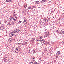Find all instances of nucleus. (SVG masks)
<instances>
[{"label": "nucleus", "instance_id": "nucleus-1", "mask_svg": "<svg viewBox=\"0 0 64 64\" xmlns=\"http://www.w3.org/2000/svg\"><path fill=\"white\" fill-rule=\"evenodd\" d=\"M16 34H15V32H14L12 33H10L9 34V36H10V37H12V36H16Z\"/></svg>", "mask_w": 64, "mask_h": 64}, {"label": "nucleus", "instance_id": "nucleus-2", "mask_svg": "<svg viewBox=\"0 0 64 64\" xmlns=\"http://www.w3.org/2000/svg\"><path fill=\"white\" fill-rule=\"evenodd\" d=\"M14 24L15 22H12V23L11 22H10L9 26L10 27H12V26H14Z\"/></svg>", "mask_w": 64, "mask_h": 64}, {"label": "nucleus", "instance_id": "nucleus-3", "mask_svg": "<svg viewBox=\"0 0 64 64\" xmlns=\"http://www.w3.org/2000/svg\"><path fill=\"white\" fill-rule=\"evenodd\" d=\"M17 16H16L14 17L13 16V20H14V21H16V20H17Z\"/></svg>", "mask_w": 64, "mask_h": 64}, {"label": "nucleus", "instance_id": "nucleus-4", "mask_svg": "<svg viewBox=\"0 0 64 64\" xmlns=\"http://www.w3.org/2000/svg\"><path fill=\"white\" fill-rule=\"evenodd\" d=\"M8 42L9 43H11L12 42V40L10 38L8 40Z\"/></svg>", "mask_w": 64, "mask_h": 64}, {"label": "nucleus", "instance_id": "nucleus-5", "mask_svg": "<svg viewBox=\"0 0 64 64\" xmlns=\"http://www.w3.org/2000/svg\"><path fill=\"white\" fill-rule=\"evenodd\" d=\"M60 33L61 34L64 35V32L62 30H61L60 31Z\"/></svg>", "mask_w": 64, "mask_h": 64}, {"label": "nucleus", "instance_id": "nucleus-6", "mask_svg": "<svg viewBox=\"0 0 64 64\" xmlns=\"http://www.w3.org/2000/svg\"><path fill=\"white\" fill-rule=\"evenodd\" d=\"M40 3H39V2L38 1H36L35 4L36 5H38V4H40Z\"/></svg>", "mask_w": 64, "mask_h": 64}, {"label": "nucleus", "instance_id": "nucleus-7", "mask_svg": "<svg viewBox=\"0 0 64 64\" xmlns=\"http://www.w3.org/2000/svg\"><path fill=\"white\" fill-rule=\"evenodd\" d=\"M32 63L34 64H37V62L35 60H34L33 62H32Z\"/></svg>", "mask_w": 64, "mask_h": 64}, {"label": "nucleus", "instance_id": "nucleus-8", "mask_svg": "<svg viewBox=\"0 0 64 64\" xmlns=\"http://www.w3.org/2000/svg\"><path fill=\"white\" fill-rule=\"evenodd\" d=\"M10 20H13V16H12V17H10Z\"/></svg>", "mask_w": 64, "mask_h": 64}, {"label": "nucleus", "instance_id": "nucleus-9", "mask_svg": "<svg viewBox=\"0 0 64 64\" xmlns=\"http://www.w3.org/2000/svg\"><path fill=\"white\" fill-rule=\"evenodd\" d=\"M18 44H19V45H24V43H18Z\"/></svg>", "mask_w": 64, "mask_h": 64}, {"label": "nucleus", "instance_id": "nucleus-10", "mask_svg": "<svg viewBox=\"0 0 64 64\" xmlns=\"http://www.w3.org/2000/svg\"><path fill=\"white\" fill-rule=\"evenodd\" d=\"M49 36V34L48 33V34H46L45 35V36L46 37H48V36Z\"/></svg>", "mask_w": 64, "mask_h": 64}, {"label": "nucleus", "instance_id": "nucleus-11", "mask_svg": "<svg viewBox=\"0 0 64 64\" xmlns=\"http://www.w3.org/2000/svg\"><path fill=\"white\" fill-rule=\"evenodd\" d=\"M4 58L5 60V61H7V58L6 57H4Z\"/></svg>", "mask_w": 64, "mask_h": 64}, {"label": "nucleus", "instance_id": "nucleus-12", "mask_svg": "<svg viewBox=\"0 0 64 64\" xmlns=\"http://www.w3.org/2000/svg\"><path fill=\"white\" fill-rule=\"evenodd\" d=\"M27 44H28L27 42H25V43H24V45L25 46H27Z\"/></svg>", "mask_w": 64, "mask_h": 64}, {"label": "nucleus", "instance_id": "nucleus-13", "mask_svg": "<svg viewBox=\"0 0 64 64\" xmlns=\"http://www.w3.org/2000/svg\"><path fill=\"white\" fill-rule=\"evenodd\" d=\"M17 31L18 32H21V30L20 29H19L18 30H17Z\"/></svg>", "mask_w": 64, "mask_h": 64}, {"label": "nucleus", "instance_id": "nucleus-14", "mask_svg": "<svg viewBox=\"0 0 64 64\" xmlns=\"http://www.w3.org/2000/svg\"><path fill=\"white\" fill-rule=\"evenodd\" d=\"M47 20L48 22H50V19H47V20Z\"/></svg>", "mask_w": 64, "mask_h": 64}, {"label": "nucleus", "instance_id": "nucleus-15", "mask_svg": "<svg viewBox=\"0 0 64 64\" xmlns=\"http://www.w3.org/2000/svg\"><path fill=\"white\" fill-rule=\"evenodd\" d=\"M57 54H56L55 55V58H56V59H57V58H58V56H57Z\"/></svg>", "mask_w": 64, "mask_h": 64}, {"label": "nucleus", "instance_id": "nucleus-16", "mask_svg": "<svg viewBox=\"0 0 64 64\" xmlns=\"http://www.w3.org/2000/svg\"><path fill=\"white\" fill-rule=\"evenodd\" d=\"M45 40H42V41L41 42H42V43H44V42Z\"/></svg>", "mask_w": 64, "mask_h": 64}, {"label": "nucleus", "instance_id": "nucleus-17", "mask_svg": "<svg viewBox=\"0 0 64 64\" xmlns=\"http://www.w3.org/2000/svg\"><path fill=\"white\" fill-rule=\"evenodd\" d=\"M16 31H17V30L16 29V30H14V34H15L16 32Z\"/></svg>", "mask_w": 64, "mask_h": 64}, {"label": "nucleus", "instance_id": "nucleus-18", "mask_svg": "<svg viewBox=\"0 0 64 64\" xmlns=\"http://www.w3.org/2000/svg\"><path fill=\"white\" fill-rule=\"evenodd\" d=\"M57 54H60V51H58L57 52Z\"/></svg>", "mask_w": 64, "mask_h": 64}, {"label": "nucleus", "instance_id": "nucleus-19", "mask_svg": "<svg viewBox=\"0 0 64 64\" xmlns=\"http://www.w3.org/2000/svg\"><path fill=\"white\" fill-rule=\"evenodd\" d=\"M31 9H33L34 8V6H31Z\"/></svg>", "mask_w": 64, "mask_h": 64}, {"label": "nucleus", "instance_id": "nucleus-20", "mask_svg": "<svg viewBox=\"0 0 64 64\" xmlns=\"http://www.w3.org/2000/svg\"><path fill=\"white\" fill-rule=\"evenodd\" d=\"M19 32L18 31H16V33H15V34H18V33H19Z\"/></svg>", "mask_w": 64, "mask_h": 64}, {"label": "nucleus", "instance_id": "nucleus-21", "mask_svg": "<svg viewBox=\"0 0 64 64\" xmlns=\"http://www.w3.org/2000/svg\"><path fill=\"white\" fill-rule=\"evenodd\" d=\"M6 1L7 2H10L9 0H6Z\"/></svg>", "mask_w": 64, "mask_h": 64}, {"label": "nucleus", "instance_id": "nucleus-22", "mask_svg": "<svg viewBox=\"0 0 64 64\" xmlns=\"http://www.w3.org/2000/svg\"><path fill=\"white\" fill-rule=\"evenodd\" d=\"M4 23H6V22H7V21L6 20H4Z\"/></svg>", "mask_w": 64, "mask_h": 64}, {"label": "nucleus", "instance_id": "nucleus-23", "mask_svg": "<svg viewBox=\"0 0 64 64\" xmlns=\"http://www.w3.org/2000/svg\"><path fill=\"white\" fill-rule=\"evenodd\" d=\"M2 30H3V29H4V28H5V27H4V26H2Z\"/></svg>", "mask_w": 64, "mask_h": 64}, {"label": "nucleus", "instance_id": "nucleus-24", "mask_svg": "<svg viewBox=\"0 0 64 64\" xmlns=\"http://www.w3.org/2000/svg\"><path fill=\"white\" fill-rule=\"evenodd\" d=\"M39 62L41 64H42V60H41V61H40V62Z\"/></svg>", "mask_w": 64, "mask_h": 64}, {"label": "nucleus", "instance_id": "nucleus-25", "mask_svg": "<svg viewBox=\"0 0 64 64\" xmlns=\"http://www.w3.org/2000/svg\"><path fill=\"white\" fill-rule=\"evenodd\" d=\"M16 11H14L13 12V13L14 14L15 13H16Z\"/></svg>", "mask_w": 64, "mask_h": 64}, {"label": "nucleus", "instance_id": "nucleus-26", "mask_svg": "<svg viewBox=\"0 0 64 64\" xmlns=\"http://www.w3.org/2000/svg\"><path fill=\"white\" fill-rule=\"evenodd\" d=\"M22 22H21V21H20L19 22V24H20V23H21Z\"/></svg>", "mask_w": 64, "mask_h": 64}, {"label": "nucleus", "instance_id": "nucleus-27", "mask_svg": "<svg viewBox=\"0 0 64 64\" xmlns=\"http://www.w3.org/2000/svg\"><path fill=\"white\" fill-rule=\"evenodd\" d=\"M42 2H43L42 1L40 2H39L40 4H41V3H42Z\"/></svg>", "mask_w": 64, "mask_h": 64}, {"label": "nucleus", "instance_id": "nucleus-28", "mask_svg": "<svg viewBox=\"0 0 64 64\" xmlns=\"http://www.w3.org/2000/svg\"><path fill=\"white\" fill-rule=\"evenodd\" d=\"M28 53H31V52H30V51H28Z\"/></svg>", "mask_w": 64, "mask_h": 64}, {"label": "nucleus", "instance_id": "nucleus-29", "mask_svg": "<svg viewBox=\"0 0 64 64\" xmlns=\"http://www.w3.org/2000/svg\"><path fill=\"white\" fill-rule=\"evenodd\" d=\"M28 9H31V6H30V7L28 8Z\"/></svg>", "mask_w": 64, "mask_h": 64}, {"label": "nucleus", "instance_id": "nucleus-30", "mask_svg": "<svg viewBox=\"0 0 64 64\" xmlns=\"http://www.w3.org/2000/svg\"><path fill=\"white\" fill-rule=\"evenodd\" d=\"M56 55H57L58 56H59V54H56Z\"/></svg>", "mask_w": 64, "mask_h": 64}, {"label": "nucleus", "instance_id": "nucleus-31", "mask_svg": "<svg viewBox=\"0 0 64 64\" xmlns=\"http://www.w3.org/2000/svg\"><path fill=\"white\" fill-rule=\"evenodd\" d=\"M40 38L41 39H42V36H40Z\"/></svg>", "mask_w": 64, "mask_h": 64}, {"label": "nucleus", "instance_id": "nucleus-32", "mask_svg": "<svg viewBox=\"0 0 64 64\" xmlns=\"http://www.w3.org/2000/svg\"><path fill=\"white\" fill-rule=\"evenodd\" d=\"M39 40H40V41H41V40H42V39H41V38H39Z\"/></svg>", "mask_w": 64, "mask_h": 64}, {"label": "nucleus", "instance_id": "nucleus-33", "mask_svg": "<svg viewBox=\"0 0 64 64\" xmlns=\"http://www.w3.org/2000/svg\"><path fill=\"white\" fill-rule=\"evenodd\" d=\"M38 50H39L40 51H41V48H38Z\"/></svg>", "mask_w": 64, "mask_h": 64}, {"label": "nucleus", "instance_id": "nucleus-34", "mask_svg": "<svg viewBox=\"0 0 64 64\" xmlns=\"http://www.w3.org/2000/svg\"><path fill=\"white\" fill-rule=\"evenodd\" d=\"M26 21L24 20V23H26Z\"/></svg>", "mask_w": 64, "mask_h": 64}, {"label": "nucleus", "instance_id": "nucleus-35", "mask_svg": "<svg viewBox=\"0 0 64 64\" xmlns=\"http://www.w3.org/2000/svg\"><path fill=\"white\" fill-rule=\"evenodd\" d=\"M37 40H38V41H40V40H39V39H38Z\"/></svg>", "mask_w": 64, "mask_h": 64}, {"label": "nucleus", "instance_id": "nucleus-36", "mask_svg": "<svg viewBox=\"0 0 64 64\" xmlns=\"http://www.w3.org/2000/svg\"><path fill=\"white\" fill-rule=\"evenodd\" d=\"M42 25H45V23H43L42 24Z\"/></svg>", "mask_w": 64, "mask_h": 64}, {"label": "nucleus", "instance_id": "nucleus-37", "mask_svg": "<svg viewBox=\"0 0 64 64\" xmlns=\"http://www.w3.org/2000/svg\"><path fill=\"white\" fill-rule=\"evenodd\" d=\"M17 48H20L19 46H18L17 47Z\"/></svg>", "mask_w": 64, "mask_h": 64}, {"label": "nucleus", "instance_id": "nucleus-38", "mask_svg": "<svg viewBox=\"0 0 64 64\" xmlns=\"http://www.w3.org/2000/svg\"><path fill=\"white\" fill-rule=\"evenodd\" d=\"M48 21H46V24H47V23H48Z\"/></svg>", "mask_w": 64, "mask_h": 64}, {"label": "nucleus", "instance_id": "nucleus-39", "mask_svg": "<svg viewBox=\"0 0 64 64\" xmlns=\"http://www.w3.org/2000/svg\"><path fill=\"white\" fill-rule=\"evenodd\" d=\"M10 1V2H11V1H12V0H9Z\"/></svg>", "mask_w": 64, "mask_h": 64}, {"label": "nucleus", "instance_id": "nucleus-40", "mask_svg": "<svg viewBox=\"0 0 64 64\" xmlns=\"http://www.w3.org/2000/svg\"><path fill=\"white\" fill-rule=\"evenodd\" d=\"M44 2H45L46 1V0H44Z\"/></svg>", "mask_w": 64, "mask_h": 64}, {"label": "nucleus", "instance_id": "nucleus-41", "mask_svg": "<svg viewBox=\"0 0 64 64\" xmlns=\"http://www.w3.org/2000/svg\"><path fill=\"white\" fill-rule=\"evenodd\" d=\"M44 1V0H43L42 1V2H43V1Z\"/></svg>", "mask_w": 64, "mask_h": 64}, {"label": "nucleus", "instance_id": "nucleus-42", "mask_svg": "<svg viewBox=\"0 0 64 64\" xmlns=\"http://www.w3.org/2000/svg\"><path fill=\"white\" fill-rule=\"evenodd\" d=\"M50 47H49V46H48V48H50Z\"/></svg>", "mask_w": 64, "mask_h": 64}, {"label": "nucleus", "instance_id": "nucleus-43", "mask_svg": "<svg viewBox=\"0 0 64 64\" xmlns=\"http://www.w3.org/2000/svg\"><path fill=\"white\" fill-rule=\"evenodd\" d=\"M44 45H46V44L45 43H44Z\"/></svg>", "mask_w": 64, "mask_h": 64}, {"label": "nucleus", "instance_id": "nucleus-44", "mask_svg": "<svg viewBox=\"0 0 64 64\" xmlns=\"http://www.w3.org/2000/svg\"><path fill=\"white\" fill-rule=\"evenodd\" d=\"M18 49H19V48H16V49H17H17L18 50Z\"/></svg>", "mask_w": 64, "mask_h": 64}, {"label": "nucleus", "instance_id": "nucleus-45", "mask_svg": "<svg viewBox=\"0 0 64 64\" xmlns=\"http://www.w3.org/2000/svg\"><path fill=\"white\" fill-rule=\"evenodd\" d=\"M16 13H14V14H16Z\"/></svg>", "mask_w": 64, "mask_h": 64}, {"label": "nucleus", "instance_id": "nucleus-46", "mask_svg": "<svg viewBox=\"0 0 64 64\" xmlns=\"http://www.w3.org/2000/svg\"><path fill=\"white\" fill-rule=\"evenodd\" d=\"M44 43H46V41H44Z\"/></svg>", "mask_w": 64, "mask_h": 64}, {"label": "nucleus", "instance_id": "nucleus-47", "mask_svg": "<svg viewBox=\"0 0 64 64\" xmlns=\"http://www.w3.org/2000/svg\"><path fill=\"white\" fill-rule=\"evenodd\" d=\"M0 24H1V22H0Z\"/></svg>", "mask_w": 64, "mask_h": 64}, {"label": "nucleus", "instance_id": "nucleus-48", "mask_svg": "<svg viewBox=\"0 0 64 64\" xmlns=\"http://www.w3.org/2000/svg\"><path fill=\"white\" fill-rule=\"evenodd\" d=\"M32 64V63H31V64Z\"/></svg>", "mask_w": 64, "mask_h": 64}, {"label": "nucleus", "instance_id": "nucleus-49", "mask_svg": "<svg viewBox=\"0 0 64 64\" xmlns=\"http://www.w3.org/2000/svg\"><path fill=\"white\" fill-rule=\"evenodd\" d=\"M9 49H10V48H9Z\"/></svg>", "mask_w": 64, "mask_h": 64}, {"label": "nucleus", "instance_id": "nucleus-50", "mask_svg": "<svg viewBox=\"0 0 64 64\" xmlns=\"http://www.w3.org/2000/svg\"><path fill=\"white\" fill-rule=\"evenodd\" d=\"M47 50H46V51H47Z\"/></svg>", "mask_w": 64, "mask_h": 64}, {"label": "nucleus", "instance_id": "nucleus-51", "mask_svg": "<svg viewBox=\"0 0 64 64\" xmlns=\"http://www.w3.org/2000/svg\"><path fill=\"white\" fill-rule=\"evenodd\" d=\"M26 23H27V22H26Z\"/></svg>", "mask_w": 64, "mask_h": 64}, {"label": "nucleus", "instance_id": "nucleus-52", "mask_svg": "<svg viewBox=\"0 0 64 64\" xmlns=\"http://www.w3.org/2000/svg\"><path fill=\"white\" fill-rule=\"evenodd\" d=\"M48 33H49V32H48Z\"/></svg>", "mask_w": 64, "mask_h": 64}]
</instances>
